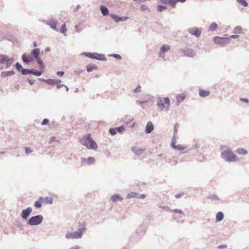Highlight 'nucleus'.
Wrapping results in <instances>:
<instances>
[{
    "label": "nucleus",
    "mask_w": 249,
    "mask_h": 249,
    "mask_svg": "<svg viewBox=\"0 0 249 249\" xmlns=\"http://www.w3.org/2000/svg\"><path fill=\"white\" fill-rule=\"evenodd\" d=\"M157 106L161 110H162L165 108V106L164 104L162 102V100L160 98L159 99L157 103Z\"/></svg>",
    "instance_id": "nucleus-29"
},
{
    "label": "nucleus",
    "mask_w": 249,
    "mask_h": 249,
    "mask_svg": "<svg viewBox=\"0 0 249 249\" xmlns=\"http://www.w3.org/2000/svg\"><path fill=\"white\" fill-rule=\"evenodd\" d=\"M160 2L164 5L169 4V0H160Z\"/></svg>",
    "instance_id": "nucleus-58"
},
{
    "label": "nucleus",
    "mask_w": 249,
    "mask_h": 249,
    "mask_svg": "<svg viewBox=\"0 0 249 249\" xmlns=\"http://www.w3.org/2000/svg\"><path fill=\"white\" fill-rule=\"evenodd\" d=\"M84 71V70H80V69H77L76 70H75L74 71V73L76 75H79Z\"/></svg>",
    "instance_id": "nucleus-53"
},
{
    "label": "nucleus",
    "mask_w": 249,
    "mask_h": 249,
    "mask_svg": "<svg viewBox=\"0 0 249 249\" xmlns=\"http://www.w3.org/2000/svg\"><path fill=\"white\" fill-rule=\"evenodd\" d=\"M8 59V56L5 54H0V63L4 64L5 61Z\"/></svg>",
    "instance_id": "nucleus-33"
},
{
    "label": "nucleus",
    "mask_w": 249,
    "mask_h": 249,
    "mask_svg": "<svg viewBox=\"0 0 249 249\" xmlns=\"http://www.w3.org/2000/svg\"><path fill=\"white\" fill-rule=\"evenodd\" d=\"M61 87H65V89H66V90L67 91L69 90V88L67 86H66V85H65L64 84L61 85V84H60V83H58V84H56V88L58 89H60Z\"/></svg>",
    "instance_id": "nucleus-43"
},
{
    "label": "nucleus",
    "mask_w": 249,
    "mask_h": 249,
    "mask_svg": "<svg viewBox=\"0 0 249 249\" xmlns=\"http://www.w3.org/2000/svg\"><path fill=\"white\" fill-rule=\"evenodd\" d=\"M27 81H28V82L30 83V85H32L34 84V80H31V79H27Z\"/></svg>",
    "instance_id": "nucleus-63"
},
{
    "label": "nucleus",
    "mask_w": 249,
    "mask_h": 249,
    "mask_svg": "<svg viewBox=\"0 0 249 249\" xmlns=\"http://www.w3.org/2000/svg\"><path fill=\"white\" fill-rule=\"evenodd\" d=\"M177 2L176 0H169V4L172 7H174L176 5Z\"/></svg>",
    "instance_id": "nucleus-48"
},
{
    "label": "nucleus",
    "mask_w": 249,
    "mask_h": 249,
    "mask_svg": "<svg viewBox=\"0 0 249 249\" xmlns=\"http://www.w3.org/2000/svg\"><path fill=\"white\" fill-rule=\"evenodd\" d=\"M131 150L134 153L138 155H140L143 153V152L145 151V149L134 146L131 148Z\"/></svg>",
    "instance_id": "nucleus-16"
},
{
    "label": "nucleus",
    "mask_w": 249,
    "mask_h": 249,
    "mask_svg": "<svg viewBox=\"0 0 249 249\" xmlns=\"http://www.w3.org/2000/svg\"><path fill=\"white\" fill-rule=\"evenodd\" d=\"M169 163L172 165H176L178 163L177 160H174V159H170L169 160Z\"/></svg>",
    "instance_id": "nucleus-49"
},
{
    "label": "nucleus",
    "mask_w": 249,
    "mask_h": 249,
    "mask_svg": "<svg viewBox=\"0 0 249 249\" xmlns=\"http://www.w3.org/2000/svg\"><path fill=\"white\" fill-rule=\"evenodd\" d=\"M69 249H80L79 246L75 245L70 248Z\"/></svg>",
    "instance_id": "nucleus-64"
},
{
    "label": "nucleus",
    "mask_w": 249,
    "mask_h": 249,
    "mask_svg": "<svg viewBox=\"0 0 249 249\" xmlns=\"http://www.w3.org/2000/svg\"><path fill=\"white\" fill-rule=\"evenodd\" d=\"M81 7L80 5L78 4L74 9L73 11L74 12H76Z\"/></svg>",
    "instance_id": "nucleus-62"
},
{
    "label": "nucleus",
    "mask_w": 249,
    "mask_h": 249,
    "mask_svg": "<svg viewBox=\"0 0 249 249\" xmlns=\"http://www.w3.org/2000/svg\"><path fill=\"white\" fill-rule=\"evenodd\" d=\"M82 161L87 162L88 165H91L94 163L95 160L94 158L89 157L87 159L82 158Z\"/></svg>",
    "instance_id": "nucleus-25"
},
{
    "label": "nucleus",
    "mask_w": 249,
    "mask_h": 249,
    "mask_svg": "<svg viewBox=\"0 0 249 249\" xmlns=\"http://www.w3.org/2000/svg\"><path fill=\"white\" fill-rule=\"evenodd\" d=\"M236 152L239 155H245L247 154V151L242 148H237L236 150Z\"/></svg>",
    "instance_id": "nucleus-30"
},
{
    "label": "nucleus",
    "mask_w": 249,
    "mask_h": 249,
    "mask_svg": "<svg viewBox=\"0 0 249 249\" xmlns=\"http://www.w3.org/2000/svg\"><path fill=\"white\" fill-rule=\"evenodd\" d=\"M233 33L235 34H242V27L241 26L235 27L234 29Z\"/></svg>",
    "instance_id": "nucleus-36"
},
{
    "label": "nucleus",
    "mask_w": 249,
    "mask_h": 249,
    "mask_svg": "<svg viewBox=\"0 0 249 249\" xmlns=\"http://www.w3.org/2000/svg\"><path fill=\"white\" fill-rule=\"evenodd\" d=\"M186 97V94L185 93H182L180 94L177 95L176 98L177 100V105L178 106L180 102H183Z\"/></svg>",
    "instance_id": "nucleus-18"
},
{
    "label": "nucleus",
    "mask_w": 249,
    "mask_h": 249,
    "mask_svg": "<svg viewBox=\"0 0 249 249\" xmlns=\"http://www.w3.org/2000/svg\"><path fill=\"white\" fill-rule=\"evenodd\" d=\"M100 10L103 16H107L109 14V10L106 6L101 5L100 7Z\"/></svg>",
    "instance_id": "nucleus-19"
},
{
    "label": "nucleus",
    "mask_w": 249,
    "mask_h": 249,
    "mask_svg": "<svg viewBox=\"0 0 249 249\" xmlns=\"http://www.w3.org/2000/svg\"><path fill=\"white\" fill-rule=\"evenodd\" d=\"M184 195H185L184 193H180L179 194H176L175 196L176 198L178 199V198H181L182 196H183Z\"/></svg>",
    "instance_id": "nucleus-52"
},
{
    "label": "nucleus",
    "mask_w": 249,
    "mask_h": 249,
    "mask_svg": "<svg viewBox=\"0 0 249 249\" xmlns=\"http://www.w3.org/2000/svg\"><path fill=\"white\" fill-rule=\"evenodd\" d=\"M32 212V208L29 207L22 211L21 213V217L24 221H27L29 216L30 215Z\"/></svg>",
    "instance_id": "nucleus-10"
},
{
    "label": "nucleus",
    "mask_w": 249,
    "mask_h": 249,
    "mask_svg": "<svg viewBox=\"0 0 249 249\" xmlns=\"http://www.w3.org/2000/svg\"><path fill=\"white\" fill-rule=\"evenodd\" d=\"M188 32L191 35H194L196 37H199L201 33V29L196 27L189 28L188 29Z\"/></svg>",
    "instance_id": "nucleus-13"
},
{
    "label": "nucleus",
    "mask_w": 249,
    "mask_h": 249,
    "mask_svg": "<svg viewBox=\"0 0 249 249\" xmlns=\"http://www.w3.org/2000/svg\"><path fill=\"white\" fill-rule=\"evenodd\" d=\"M217 27H218L217 24L216 22H213L210 25V26L209 28V30L210 31H213L216 30V29L217 28Z\"/></svg>",
    "instance_id": "nucleus-34"
},
{
    "label": "nucleus",
    "mask_w": 249,
    "mask_h": 249,
    "mask_svg": "<svg viewBox=\"0 0 249 249\" xmlns=\"http://www.w3.org/2000/svg\"><path fill=\"white\" fill-rule=\"evenodd\" d=\"M141 87L140 85H138L137 87L134 90V92L135 93L141 91Z\"/></svg>",
    "instance_id": "nucleus-56"
},
{
    "label": "nucleus",
    "mask_w": 249,
    "mask_h": 249,
    "mask_svg": "<svg viewBox=\"0 0 249 249\" xmlns=\"http://www.w3.org/2000/svg\"><path fill=\"white\" fill-rule=\"evenodd\" d=\"M147 9H149L148 7L147 6H146L145 5H143V4L141 5V10L142 11H145Z\"/></svg>",
    "instance_id": "nucleus-55"
},
{
    "label": "nucleus",
    "mask_w": 249,
    "mask_h": 249,
    "mask_svg": "<svg viewBox=\"0 0 249 249\" xmlns=\"http://www.w3.org/2000/svg\"><path fill=\"white\" fill-rule=\"evenodd\" d=\"M61 82V80L58 79V80H54L52 79H46L45 81V83L51 85H53L54 84H57L58 83H60Z\"/></svg>",
    "instance_id": "nucleus-20"
},
{
    "label": "nucleus",
    "mask_w": 249,
    "mask_h": 249,
    "mask_svg": "<svg viewBox=\"0 0 249 249\" xmlns=\"http://www.w3.org/2000/svg\"><path fill=\"white\" fill-rule=\"evenodd\" d=\"M166 9V7L163 5H159L157 7V10L159 12L162 11Z\"/></svg>",
    "instance_id": "nucleus-45"
},
{
    "label": "nucleus",
    "mask_w": 249,
    "mask_h": 249,
    "mask_svg": "<svg viewBox=\"0 0 249 249\" xmlns=\"http://www.w3.org/2000/svg\"><path fill=\"white\" fill-rule=\"evenodd\" d=\"M109 132L110 134V135L112 136H114L116 134V131L115 128H110L109 129Z\"/></svg>",
    "instance_id": "nucleus-47"
},
{
    "label": "nucleus",
    "mask_w": 249,
    "mask_h": 249,
    "mask_svg": "<svg viewBox=\"0 0 249 249\" xmlns=\"http://www.w3.org/2000/svg\"><path fill=\"white\" fill-rule=\"evenodd\" d=\"M85 229L86 224L83 223L79 225L77 231L68 232L66 234L65 237L67 239L81 238Z\"/></svg>",
    "instance_id": "nucleus-2"
},
{
    "label": "nucleus",
    "mask_w": 249,
    "mask_h": 249,
    "mask_svg": "<svg viewBox=\"0 0 249 249\" xmlns=\"http://www.w3.org/2000/svg\"><path fill=\"white\" fill-rule=\"evenodd\" d=\"M15 74V72L13 71H2L1 72V76L3 78H5L8 76H11Z\"/></svg>",
    "instance_id": "nucleus-22"
},
{
    "label": "nucleus",
    "mask_w": 249,
    "mask_h": 249,
    "mask_svg": "<svg viewBox=\"0 0 249 249\" xmlns=\"http://www.w3.org/2000/svg\"><path fill=\"white\" fill-rule=\"evenodd\" d=\"M39 200L40 201H41L42 203L46 204H52L53 202V198L51 197H48V196L45 197H40L39 198Z\"/></svg>",
    "instance_id": "nucleus-15"
},
{
    "label": "nucleus",
    "mask_w": 249,
    "mask_h": 249,
    "mask_svg": "<svg viewBox=\"0 0 249 249\" xmlns=\"http://www.w3.org/2000/svg\"><path fill=\"white\" fill-rule=\"evenodd\" d=\"M33 150L31 149L30 147H25V152L26 154H29L31 153H32Z\"/></svg>",
    "instance_id": "nucleus-50"
},
{
    "label": "nucleus",
    "mask_w": 249,
    "mask_h": 249,
    "mask_svg": "<svg viewBox=\"0 0 249 249\" xmlns=\"http://www.w3.org/2000/svg\"><path fill=\"white\" fill-rule=\"evenodd\" d=\"M111 18L116 22L124 21L128 18V17L126 16L119 17L114 14H111Z\"/></svg>",
    "instance_id": "nucleus-14"
},
{
    "label": "nucleus",
    "mask_w": 249,
    "mask_h": 249,
    "mask_svg": "<svg viewBox=\"0 0 249 249\" xmlns=\"http://www.w3.org/2000/svg\"><path fill=\"white\" fill-rule=\"evenodd\" d=\"M138 194L135 192H131L127 195L126 198L130 199L131 198H138Z\"/></svg>",
    "instance_id": "nucleus-32"
},
{
    "label": "nucleus",
    "mask_w": 249,
    "mask_h": 249,
    "mask_svg": "<svg viewBox=\"0 0 249 249\" xmlns=\"http://www.w3.org/2000/svg\"><path fill=\"white\" fill-rule=\"evenodd\" d=\"M67 28H66V24L64 23V24H63L61 27V28L60 29V32L62 33H65L67 31Z\"/></svg>",
    "instance_id": "nucleus-42"
},
{
    "label": "nucleus",
    "mask_w": 249,
    "mask_h": 249,
    "mask_svg": "<svg viewBox=\"0 0 249 249\" xmlns=\"http://www.w3.org/2000/svg\"><path fill=\"white\" fill-rule=\"evenodd\" d=\"M74 28L75 29L76 32L77 33H80L81 31V29L80 28H79L78 25H75Z\"/></svg>",
    "instance_id": "nucleus-57"
},
{
    "label": "nucleus",
    "mask_w": 249,
    "mask_h": 249,
    "mask_svg": "<svg viewBox=\"0 0 249 249\" xmlns=\"http://www.w3.org/2000/svg\"><path fill=\"white\" fill-rule=\"evenodd\" d=\"M43 22L49 26L52 29L57 31L56 25L57 23V20L53 18L49 19L48 20H43Z\"/></svg>",
    "instance_id": "nucleus-9"
},
{
    "label": "nucleus",
    "mask_w": 249,
    "mask_h": 249,
    "mask_svg": "<svg viewBox=\"0 0 249 249\" xmlns=\"http://www.w3.org/2000/svg\"><path fill=\"white\" fill-rule=\"evenodd\" d=\"M36 61L38 65L39 69L41 71L43 70L45 67L43 62L41 60V58L40 59H38V60H37Z\"/></svg>",
    "instance_id": "nucleus-31"
},
{
    "label": "nucleus",
    "mask_w": 249,
    "mask_h": 249,
    "mask_svg": "<svg viewBox=\"0 0 249 249\" xmlns=\"http://www.w3.org/2000/svg\"><path fill=\"white\" fill-rule=\"evenodd\" d=\"M146 232L145 228L142 226H140L137 230L135 233L136 237L134 240L135 241H139L145 234Z\"/></svg>",
    "instance_id": "nucleus-8"
},
{
    "label": "nucleus",
    "mask_w": 249,
    "mask_h": 249,
    "mask_svg": "<svg viewBox=\"0 0 249 249\" xmlns=\"http://www.w3.org/2000/svg\"><path fill=\"white\" fill-rule=\"evenodd\" d=\"M240 101L247 103L249 102V100L247 98H240Z\"/></svg>",
    "instance_id": "nucleus-59"
},
{
    "label": "nucleus",
    "mask_w": 249,
    "mask_h": 249,
    "mask_svg": "<svg viewBox=\"0 0 249 249\" xmlns=\"http://www.w3.org/2000/svg\"><path fill=\"white\" fill-rule=\"evenodd\" d=\"M15 68L16 70L18 71L21 73L22 74H23V71H24V69L23 67L20 65L18 62H17L15 64Z\"/></svg>",
    "instance_id": "nucleus-26"
},
{
    "label": "nucleus",
    "mask_w": 249,
    "mask_h": 249,
    "mask_svg": "<svg viewBox=\"0 0 249 249\" xmlns=\"http://www.w3.org/2000/svg\"><path fill=\"white\" fill-rule=\"evenodd\" d=\"M210 94V92L209 91L200 89L199 91V95L200 96L202 97H205L208 96Z\"/></svg>",
    "instance_id": "nucleus-27"
},
{
    "label": "nucleus",
    "mask_w": 249,
    "mask_h": 249,
    "mask_svg": "<svg viewBox=\"0 0 249 249\" xmlns=\"http://www.w3.org/2000/svg\"><path fill=\"white\" fill-rule=\"evenodd\" d=\"M56 74L59 76H62L64 74V72L63 71H57Z\"/></svg>",
    "instance_id": "nucleus-61"
},
{
    "label": "nucleus",
    "mask_w": 249,
    "mask_h": 249,
    "mask_svg": "<svg viewBox=\"0 0 249 249\" xmlns=\"http://www.w3.org/2000/svg\"><path fill=\"white\" fill-rule=\"evenodd\" d=\"M123 199V198L118 194L113 195L110 197V200L113 202H115L118 200H122Z\"/></svg>",
    "instance_id": "nucleus-24"
},
{
    "label": "nucleus",
    "mask_w": 249,
    "mask_h": 249,
    "mask_svg": "<svg viewBox=\"0 0 249 249\" xmlns=\"http://www.w3.org/2000/svg\"><path fill=\"white\" fill-rule=\"evenodd\" d=\"M154 129V126L151 122H148L145 126V131L147 134H149L152 132Z\"/></svg>",
    "instance_id": "nucleus-17"
},
{
    "label": "nucleus",
    "mask_w": 249,
    "mask_h": 249,
    "mask_svg": "<svg viewBox=\"0 0 249 249\" xmlns=\"http://www.w3.org/2000/svg\"><path fill=\"white\" fill-rule=\"evenodd\" d=\"M146 197V196L144 194H138V197L137 198L144 199Z\"/></svg>",
    "instance_id": "nucleus-60"
},
{
    "label": "nucleus",
    "mask_w": 249,
    "mask_h": 249,
    "mask_svg": "<svg viewBox=\"0 0 249 249\" xmlns=\"http://www.w3.org/2000/svg\"><path fill=\"white\" fill-rule=\"evenodd\" d=\"M241 5L244 7H247L248 5V2L245 0H236Z\"/></svg>",
    "instance_id": "nucleus-40"
},
{
    "label": "nucleus",
    "mask_w": 249,
    "mask_h": 249,
    "mask_svg": "<svg viewBox=\"0 0 249 249\" xmlns=\"http://www.w3.org/2000/svg\"><path fill=\"white\" fill-rule=\"evenodd\" d=\"M209 199H211L213 201H218L219 200V197L215 195H212L208 196Z\"/></svg>",
    "instance_id": "nucleus-39"
},
{
    "label": "nucleus",
    "mask_w": 249,
    "mask_h": 249,
    "mask_svg": "<svg viewBox=\"0 0 249 249\" xmlns=\"http://www.w3.org/2000/svg\"><path fill=\"white\" fill-rule=\"evenodd\" d=\"M97 67L94 64H89L86 67V70L88 72H90L94 69H97Z\"/></svg>",
    "instance_id": "nucleus-28"
},
{
    "label": "nucleus",
    "mask_w": 249,
    "mask_h": 249,
    "mask_svg": "<svg viewBox=\"0 0 249 249\" xmlns=\"http://www.w3.org/2000/svg\"><path fill=\"white\" fill-rule=\"evenodd\" d=\"M34 72V69H25L24 71H23V75H27V74H33Z\"/></svg>",
    "instance_id": "nucleus-35"
},
{
    "label": "nucleus",
    "mask_w": 249,
    "mask_h": 249,
    "mask_svg": "<svg viewBox=\"0 0 249 249\" xmlns=\"http://www.w3.org/2000/svg\"><path fill=\"white\" fill-rule=\"evenodd\" d=\"M49 123V121L48 119H44V120H43L42 123H41V124L42 125H46V124H48Z\"/></svg>",
    "instance_id": "nucleus-54"
},
{
    "label": "nucleus",
    "mask_w": 249,
    "mask_h": 249,
    "mask_svg": "<svg viewBox=\"0 0 249 249\" xmlns=\"http://www.w3.org/2000/svg\"><path fill=\"white\" fill-rule=\"evenodd\" d=\"M164 104H167L169 106L170 103V99L168 97H164L163 98Z\"/></svg>",
    "instance_id": "nucleus-51"
},
{
    "label": "nucleus",
    "mask_w": 249,
    "mask_h": 249,
    "mask_svg": "<svg viewBox=\"0 0 249 249\" xmlns=\"http://www.w3.org/2000/svg\"><path fill=\"white\" fill-rule=\"evenodd\" d=\"M170 49V46L168 45H163L160 47V52L159 53V56H161L162 53H165L168 51Z\"/></svg>",
    "instance_id": "nucleus-23"
},
{
    "label": "nucleus",
    "mask_w": 249,
    "mask_h": 249,
    "mask_svg": "<svg viewBox=\"0 0 249 249\" xmlns=\"http://www.w3.org/2000/svg\"><path fill=\"white\" fill-rule=\"evenodd\" d=\"M159 207L162 209L164 211L166 212H172L176 213H178L183 216L185 215L184 213L180 209H171L168 206H163L161 205H159Z\"/></svg>",
    "instance_id": "nucleus-11"
},
{
    "label": "nucleus",
    "mask_w": 249,
    "mask_h": 249,
    "mask_svg": "<svg viewBox=\"0 0 249 249\" xmlns=\"http://www.w3.org/2000/svg\"><path fill=\"white\" fill-rule=\"evenodd\" d=\"M39 53L40 49L35 48L31 51V55H27L26 53H24L22 55L21 58L25 64H28L35 60H37L38 59H40V57H39Z\"/></svg>",
    "instance_id": "nucleus-1"
},
{
    "label": "nucleus",
    "mask_w": 249,
    "mask_h": 249,
    "mask_svg": "<svg viewBox=\"0 0 249 249\" xmlns=\"http://www.w3.org/2000/svg\"><path fill=\"white\" fill-rule=\"evenodd\" d=\"M108 56L109 57H114L118 60H121L122 59L121 56L120 54H116V53L110 54H108Z\"/></svg>",
    "instance_id": "nucleus-38"
},
{
    "label": "nucleus",
    "mask_w": 249,
    "mask_h": 249,
    "mask_svg": "<svg viewBox=\"0 0 249 249\" xmlns=\"http://www.w3.org/2000/svg\"><path fill=\"white\" fill-rule=\"evenodd\" d=\"M80 142L89 149L96 150L98 148L97 143L92 139L90 134L84 136L80 140Z\"/></svg>",
    "instance_id": "nucleus-3"
},
{
    "label": "nucleus",
    "mask_w": 249,
    "mask_h": 249,
    "mask_svg": "<svg viewBox=\"0 0 249 249\" xmlns=\"http://www.w3.org/2000/svg\"><path fill=\"white\" fill-rule=\"evenodd\" d=\"M4 64H5L6 68H9L11 66V65H12V63L11 62V61L9 60V58H8L5 61Z\"/></svg>",
    "instance_id": "nucleus-46"
},
{
    "label": "nucleus",
    "mask_w": 249,
    "mask_h": 249,
    "mask_svg": "<svg viewBox=\"0 0 249 249\" xmlns=\"http://www.w3.org/2000/svg\"><path fill=\"white\" fill-rule=\"evenodd\" d=\"M116 132H118L119 133H122L123 131L125 129L124 126H120L115 128Z\"/></svg>",
    "instance_id": "nucleus-37"
},
{
    "label": "nucleus",
    "mask_w": 249,
    "mask_h": 249,
    "mask_svg": "<svg viewBox=\"0 0 249 249\" xmlns=\"http://www.w3.org/2000/svg\"><path fill=\"white\" fill-rule=\"evenodd\" d=\"M41 203L42 202L39 200L38 201H36L34 203V206L36 208H40L42 206Z\"/></svg>",
    "instance_id": "nucleus-41"
},
{
    "label": "nucleus",
    "mask_w": 249,
    "mask_h": 249,
    "mask_svg": "<svg viewBox=\"0 0 249 249\" xmlns=\"http://www.w3.org/2000/svg\"><path fill=\"white\" fill-rule=\"evenodd\" d=\"M221 158L227 162H231L236 160L237 156L231 149H227L221 152Z\"/></svg>",
    "instance_id": "nucleus-4"
},
{
    "label": "nucleus",
    "mask_w": 249,
    "mask_h": 249,
    "mask_svg": "<svg viewBox=\"0 0 249 249\" xmlns=\"http://www.w3.org/2000/svg\"><path fill=\"white\" fill-rule=\"evenodd\" d=\"M43 220V216L41 214H38L31 217L27 223L29 226H37L42 222Z\"/></svg>",
    "instance_id": "nucleus-5"
},
{
    "label": "nucleus",
    "mask_w": 249,
    "mask_h": 249,
    "mask_svg": "<svg viewBox=\"0 0 249 249\" xmlns=\"http://www.w3.org/2000/svg\"><path fill=\"white\" fill-rule=\"evenodd\" d=\"M213 40L215 44L224 46L230 41V38L227 37L215 36L213 38Z\"/></svg>",
    "instance_id": "nucleus-7"
},
{
    "label": "nucleus",
    "mask_w": 249,
    "mask_h": 249,
    "mask_svg": "<svg viewBox=\"0 0 249 249\" xmlns=\"http://www.w3.org/2000/svg\"><path fill=\"white\" fill-rule=\"evenodd\" d=\"M224 215L222 212H219L216 214L215 222H219L221 221L224 218Z\"/></svg>",
    "instance_id": "nucleus-21"
},
{
    "label": "nucleus",
    "mask_w": 249,
    "mask_h": 249,
    "mask_svg": "<svg viewBox=\"0 0 249 249\" xmlns=\"http://www.w3.org/2000/svg\"><path fill=\"white\" fill-rule=\"evenodd\" d=\"M82 54L86 56L91 59L99 60L103 61H106L107 60V58L105 55L99 54L97 53H83Z\"/></svg>",
    "instance_id": "nucleus-6"
},
{
    "label": "nucleus",
    "mask_w": 249,
    "mask_h": 249,
    "mask_svg": "<svg viewBox=\"0 0 249 249\" xmlns=\"http://www.w3.org/2000/svg\"><path fill=\"white\" fill-rule=\"evenodd\" d=\"M181 51L184 55L190 57H193L196 54V52L193 49L190 48L181 49Z\"/></svg>",
    "instance_id": "nucleus-12"
},
{
    "label": "nucleus",
    "mask_w": 249,
    "mask_h": 249,
    "mask_svg": "<svg viewBox=\"0 0 249 249\" xmlns=\"http://www.w3.org/2000/svg\"><path fill=\"white\" fill-rule=\"evenodd\" d=\"M42 74V72L41 71H38L37 70H35L34 69V72L33 75L36 76H39L41 75Z\"/></svg>",
    "instance_id": "nucleus-44"
}]
</instances>
